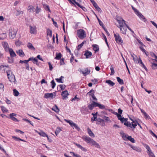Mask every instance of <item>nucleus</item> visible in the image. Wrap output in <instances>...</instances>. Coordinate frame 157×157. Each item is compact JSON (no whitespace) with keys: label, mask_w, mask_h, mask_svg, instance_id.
<instances>
[{"label":"nucleus","mask_w":157,"mask_h":157,"mask_svg":"<svg viewBox=\"0 0 157 157\" xmlns=\"http://www.w3.org/2000/svg\"><path fill=\"white\" fill-rule=\"evenodd\" d=\"M82 139L86 142L91 145L94 146L95 147L99 148H100V146L98 143L89 136H84L82 137Z\"/></svg>","instance_id":"nucleus-1"},{"label":"nucleus","mask_w":157,"mask_h":157,"mask_svg":"<svg viewBox=\"0 0 157 157\" xmlns=\"http://www.w3.org/2000/svg\"><path fill=\"white\" fill-rule=\"evenodd\" d=\"M125 119L124 117H122L121 121V123H123L124 125L128 127H129L132 128L134 129L136 128V126H137L136 124H134L132 123L131 124L129 122H126Z\"/></svg>","instance_id":"nucleus-2"},{"label":"nucleus","mask_w":157,"mask_h":157,"mask_svg":"<svg viewBox=\"0 0 157 157\" xmlns=\"http://www.w3.org/2000/svg\"><path fill=\"white\" fill-rule=\"evenodd\" d=\"M77 35L78 37L82 39L86 37V34L85 31L82 29H79L77 30Z\"/></svg>","instance_id":"nucleus-3"},{"label":"nucleus","mask_w":157,"mask_h":157,"mask_svg":"<svg viewBox=\"0 0 157 157\" xmlns=\"http://www.w3.org/2000/svg\"><path fill=\"white\" fill-rule=\"evenodd\" d=\"M17 32V29L15 28H11L10 29L9 36L12 39L14 38L16 36Z\"/></svg>","instance_id":"nucleus-4"},{"label":"nucleus","mask_w":157,"mask_h":157,"mask_svg":"<svg viewBox=\"0 0 157 157\" xmlns=\"http://www.w3.org/2000/svg\"><path fill=\"white\" fill-rule=\"evenodd\" d=\"M8 78L10 82H14L15 79L14 75L12 73L10 70L6 71Z\"/></svg>","instance_id":"nucleus-5"},{"label":"nucleus","mask_w":157,"mask_h":157,"mask_svg":"<svg viewBox=\"0 0 157 157\" xmlns=\"http://www.w3.org/2000/svg\"><path fill=\"white\" fill-rule=\"evenodd\" d=\"M8 78L10 82H14L15 79L14 75L12 73L10 70L6 71Z\"/></svg>","instance_id":"nucleus-6"},{"label":"nucleus","mask_w":157,"mask_h":157,"mask_svg":"<svg viewBox=\"0 0 157 157\" xmlns=\"http://www.w3.org/2000/svg\"><path fill=\"white\" fill-rule=\"evenodd\" d=\"M114 37L116 42L119 44H122L123 43V40L119 34L117 33L114 34Z\"/></svg>","instance_id":"nucleus-7"},{"label":"nucleus","mask_w":157,"mask_h":157,"mask_svg":"<svg viewBox=\"0 0 157 157\" xmlns=\"http://www.w3.org/2000/svg\"><path fill=\"white\" fill-rule=\"evenodd\" d=\"M117 21L118 23L120 24V27H123L125 25L126 26V25H127L125 23V21L121 19L119 20L118 19H117Z\"/></svg>","instance_id":"nucleus-8"},{"label":"nucleus","mask_w":157,"mask_h":157,"mask_svg":"<svg viewBox=\"0 0 157 157\" xmlns=\"http://www.w3.org/2000/svg\"><path fill=\"white\" fill-rule=\"evenodd\" d=\"M90 70L88 68H86L82 70H80V72L83 74L84 76H86V75L89 74L90 72Z\"/></svg>","instance_id":"nucleus-9"},{"label":"nucleus","mask_w":157,"mask_h":157,"mask_svg":"<svg viewBox=\"0 0 157 157\" xmlns=\"http://www.w3.org/2000/svg\"><path fill=\"white\" fill-rule=\"evenodd\" d=\"M17 115V114L16 113H10L9 115L10 118L13 121L15 122H18L19 121L15 117H16Z\"/></svg>","instance_id":"nucleus-10"},{"label":"nucleus","mask_w":157,"mask_h":157,"mask_svg":"<svg viewBox=\"0 0 157 157\" xmlns=\"http://www.w3.org/2000/svg\"><path fill=\"white\" fill-rule=\"evenodd\" d=\"M69 95L68 92L67 90H65L63 91L61 95L62 97V99L63 100L66 99L67 98V96Z\"/></svg>","instance_id":"nucleus-11"},{"label":"nucleus","mask_w":157,"mask_h":157,"mask_svg":"<svg viewBox=\"0 0 157 157\" xmlns=\"http://www.w3.org/2000/svg\"><path fill=\"white\" fill-rule=\"evenodd\" d=\"M128 145L133 150L138 152H140L142 151L141 149L138 147L134 146L130 144H128Z\"/></svg>","instance_id":"nucleus-12"},{"label":"nucleus","mask_w":157,"mask_h":157,"mask_svg":"<svg viewBox=\"0 0 157 157\" xmlns=\"http://www.w3.org/2000/svg\"><path fill=\"white\" fill-rule=\"evenodd\" d=\"M139 17V18L144 22H146L147 21L145 17L139 11L138 13L136 14Z\"/></svg>","instance_id":"nucleus-13"},{"label":"nucleus","mask_w":157,"mask_h":157,"mask_svg":"<svg viewBox=\"0 0 157 157\" xmlns=\"http://www.w3.org/2000/svg\"><path fill=\"white\" fill-rule=\"evenodd\" d=\"M54 97V95L53 93L45 94L44 96V98H51L53 99Z\"/></svg>","instance_id":"nucleus-14"},{"label":"nucleus","mask_w":157,"mask_h":157,"mask_svg":"<svg viewBox=\"0 0 157 157\" xmlns=\"http://www.w3.org/2000/svg\"><path fill=\"white\" fill-rule=\"evenodd\" d=\"M30 28V32L31 34H35L36 33V27L35 26L32 27L31 25L29 26Z\"/></svg>","instance_id":"nucleus-15"},{"label":"nucleus","mask_w":157,"mask_h":157,"mask_svg":"<svg viewBox=\"0 0 157 157\" xmlns=\"http://www.w3.org/2000/svg\"><path fill=\"white\" fill-rule=\"evenodd\" d=\"M120 133L124 140L126 141L128 140V136H128L125 134L123 132H120Z\"/></svg>","instance_id":"nucleus-16"},{"label":"nucleus","mask_w":157,"mask_h":157,"mask_svg":"<svg viewBox=\"0 0 157 157\" xmlns=\"http://www.w3.org/2000/svg\"><path fill=\"white\" fill-rule=\"evenodd\" d=\"M84 55L86 56V58H89L92 56V53L88 50H86L85 51Z\"/></svg>","instance_id":"nucleus-17"},{"label":"nucleus","mask_w":157,"mask_h":157,"mask_svg":"<svg viewBox=\"0 0 157 157\" xmlns=\"http://www.w3.org/2000/svg\"><path fill=\"white\" fill-rule=\"evenodd\" d=\"M8 51L9 52L10 56L11 57H13L16 56V54L12 49L10 48Z\"/></svg>","instance_id":"nucleus-18"},{"label":"nucleus","mask_w":157,"mask_h":157,"mask_svg":"<svg viewBox=\"0 0 157 157\" xmlns=\"http://www.w3.org/2000/svg\"><path fill=\"white\" fill-rule=\"evenodd\" d=\"M2 44L4 48V49L6 51H8V50L10 48L8 47V44L6 42H2Z\"/></svg>","instance_id":"nucleus-19"},{"label":"nucleus","mask_w":157,"mask_h":157,"mask_svg":"<svg viewBox=\"0 0 157 157\" xmlns=\"http://www.w3.org/2000/svg\"><path fill=\"white\" fill-rule=\"evenodd\" d=\"M95 103H96V102L94 101H93L91 104H89L88 105V107L89 109L92 110L94 107H96V104Z\"/></svg>","instance_id":"nucleus-20"},{"label":"nucleus","mask_w":157,"mask_h":157,"mask_svg":"<svg viewBox=\"0 0 157 157\" xmlns=\"http://www.w3.org/2000/svg\"><path fill=\"white\" fill-rule=\"evenodd\" d=\"M16 53L20 56H22L25 55V54L22 50L21 49L19 50L16 51Z\"/></svg>","instance_id":"nucleus-21"},{"label":"nucleus","mask_w":157,"mask_h":157,"mask_svg":"<svg viewBox=\"0 0 157 157\" xmlns=\"http://www.w3.org/2000/svg\"><path fill=\"white\" fill-rule=\"evenodd\" d=\"M52 109L56 113L59 112V109L56 105H54V106L52 108Z\"/></svg>","instance_id":"nucleus-22"},{"label":"nucleus","mask_w":157,"mask_h":157,"mask_svg":"<svg viewBox=\"0 0 157 157\" xmlns=\"http://www.w3.org/2000/svg\"><path fill=\"white\" fill-rule=\"evenodd\" d=\"M120 29L122 33L124 34H125L126 33L127 28L125 26L123 27H120Z\"/></svg>","instance_id":"nucleus-23"},{"label":"nucleus","mask_w":157,"mask_h":157,"mask_svg":"<svg viewBox=\"0 0 157 157\" xmlns=\"http://www.w3.org/2000/svg\"><path fill=\"white\" fill-rule=\"evenodd\" d=\"M96 104V106L98 107L99 108L101 109H105V106L104 105H101V104H99L98 103L96 102V103H95Z\"/></svg>","instance_id":"nucleus-24"},{"label":"nucleus","mask_w":157,"mask_h":157,"mask_svg":"<svg viewBox=\"0 0 157 157\" xmlns=\"http://www.w3.org/2000/svg\"><path fill=\"white\" fill-rule=\"evenodd\" d=\"M75 144L78 148L81 149L82 151L85 152L87 151V150L85 148L82 147L80 144Z\"/></svg>","instance_id":"nucleus-25"},{"label":"nucleus","mask_w":157,"mask_h":157,"mask_svg":"<svg viewBox=\"0 0 157 157\" xmlns=\"http://www.w3.org/2000/svg\"><path fill=\"white\" fill-rule=\"evenodd\" d=\"M144 146L147 150V153H148V154H149V153H151V152H152L150 147L148 145L145 144Z\"/></svg>","instance_id":"nucleus-26"},{"label":"nucleus","mask_w":157,"mask_h":157,"mask_svg":"<svg viewBox=\"0 0 157 157\" xmlns=\"http://www.w3.org/2000/svg\"><path fill=\"white\" fill-rule=\"evenodd\" d=\"M105 82L111 86H113L115 84L114 83L110 80H106Z\"/></svg>","instance_id":"nucleus-27"},{"label":"nucleus","mask_w":157,"mask_h":157,"mask_svg":"<svg viewBox=\"0 0 157 157\" xmlns=\"http://www.w3.org/2000/svg\"><path fill=\"white\" fill-rule=\"evenodd\" d=\"M92 46L93 47L94 50L95 52H97L99 51V47L98 46L97 44H93L92 45Z\"/></svg>","instance_id":"nucleus-28"},{"label":"nucleus","mask_w":157,"mask_h":157,"mask_svg":"<svg viewBox=\"0 0 157 157\" xmlns=\"http://www.w3.org/2000/svg\"><path fill=\"white\" fill-rule=\"evenodd\" d=\"M93 6L96 9V10H97L98 12L100 13L102 12V10H101V8L98 6L97 3L95 4Z\"/></svg>","instance_id":"nucleus-29"},{"label":"nucleus","mask_w":157,"mask_h":157,"mask_svg":"<svg viewBox=\"0 0 157 157\" xmlns=\"http://www.w3.org/2000/svg\"><path fill=\"white\" fill-rule=\"evenodd\" d=\"M35 8L32 6H29L28 7V10L30 12L32 13L34 12Z\"/></svg>","instance_id":"nucleus-30"},{"label":"nucleus","mask_w":157,"mask_h":157,"mask_svg":"<svg viewBox=\"0 0 157 157\" xmlns=\"http://www.w3.org/2000/svg\"><path fill=\"white\" fill-rule=\"evenodd\" d=\"M27 47L29 49L33 50H35V48L30 43H28L27 44Z\"/></svg>","instance_id":"nucleus-31"},{"label":"nucleus","mask_w":157,"mask_h":157,"mask_svg":"<svg viewBox=\"0 0 157 157\" xmlns=\"http://www.w3.org/2000/svg\"><path fill=\"white\" fill-rule=\"evenodd\" d=\"M89 135L90 136L94 137L95 136L94 134L93 133L91 130L89 128L87 129Z\"/></svg>","instance_id":"nucleus-32"},{"label":"nucleus","mask_w":157,"mask_h":157,"mask_svg":"<svg viewBox=\"0 0 157 157\" xmlns=\"http://www.w3.org/2000/svg\"><path fill=\"white\" fill-rule=\"evenodd\" d=\"M7 36V34L6 33H3L0 35V40H3Z\"/></svg>","instance_id":"nucleus-33"},{"label":"nucleus","mask_w":157,"mask_h":157,"mask_svg":"<svg viewBox=\"0 0 157 157\" xmlns=\"http://www.w3.org/2000/svg\"><path fill=\"white\" fill-rule=\"evenodd\" d=\"M117 81L119 82V83L121 84L122 85L124 83V81L123 80V79H121L120 77H117Z\"/></svg>","instance_id":"nucleus-34"},{"label":"nucleus","mask_w":157,"mask_h":157,"mask_svg":"<svg viewBox=\"0 0 157 157\" xmlns=\"http://www.w3.org/2000/svg\"><path fill=\"white\" fill-rule=\"evenodd\" d=\"M19 94V92L16 89H13V94L14 96H18Z\"/></svg>","instance_id":"nucleus-35"},{"label":"nucleus","mask_w":157,"mask_h":157,"mask_svg":"<svg viewBox=\"0 0 157 157\" xmlns=\"http://www.w3.org/2000/svg\"><path fill=\"white\" fill-rule=\"evenodd\" d=\"M61 57L62 54H61V53H56V56L55 58V59H59L61 58Z\"/></svg>","instance_id":"nucleus-36"},{"label":"nucleus","mask_w":157,"mask_h":157,"mask_svg":"<svg viewBox=\"0 0 157 157\" xmlns=\"http://www.w3.org/2000/svg\"><path fill=\"white\" fill-rule=\"evenodd\" d=\"M36 132H37V133L40 136L43 137L46 136L47 135L45 132H39L36 131Z\"/></svg>","instance_id":"nucleus-37"},{"label":"nucleus","mask_w":157,"mask_h":157,"mask_svg":"<svg viewBox=\"0 0 157 157\" xmlns=\"http://www.w3.org/2000/svg\"><path fill=\"white\" fill-rule=\"evenodd\" d=\"M86 42V41L84 40L80 44L78 45L77 48V49L78 50H79L82 47L84 43Z\"/></svg>","instance_id":"nucleus-38"},{"label":"nucleus","mask_w":157,"mask_h":157,"mask_svg":"<svg viewBox=\"0 0 157 157\" xmlns=\"http://www.w3.org/2000/svg\"><path fill=\"white\" fill-rule=\"evenodd\" d=\"M23 12L22 11H21L19 10H16V15L17 16H18L21 14H23Z\"/></svg>","instance_id":"nucleus-39"},{"label":"nucleus","mask_w":157,"mask_h":157,"mask_svg":"<svg viewBox=\"0 0 157 157\" xmlns=\"http://www.w3.org/2000/svg\"><path fill=\"white\" fill-rule=\"evenodd\" d=\"M61 130L60 127H57L55 132L56 136H57L60 132Z\"/></svg>","instance_id":"nucleus-40"},{"label":"nucleus","mask_w":157,"mask_h":157,"mask_svg":"<svg viewBox=\"0 0 157 157\" xmlns=\"http://www.w3.org/2000/svg\"><path fill=\"white\" fill-rule=\"evenodd\" d=\"M71 127H74L78 131H79L80 130V128L76 124L74 123L72 124V126Z\"/></svg>","instance_id":"nucleus-41"},{"label":"nucleus","mask_w":157,"mask_h":157,"mask_svg":"<svg viewBox=\"0 0 157 157\" xmlns=\"http://www.w3.org/2000/svg\"><path fill=\"white\" fill-rule=\"evenodd\" d=\"M52 31L51 30L48 29L47 31V35L51 37L52 36Z\"/></svg>","instance_id":"nucleus-42"},{"label":"nucleus","mask_w":157,"mask_h":157,"mask_svg":"<svg viewBox=\"0 0 157 157\" xmlns=\"http://www.w3.org/2000/svg\"><path fill=\"white\" fill-rule=\"evenodd\" d=\"M128 140H129L133 143H135V140L131 136H129L128 138Z\"/></svg>","instance_id":"nucleus-43"},{"label":"nucleus","mask_w":157,"mask_h":157,"mask_svg":"<svg viewBox=\"0 0 157 157\" xmlns=\"http://www.w3.org/2000/svg\"><path fill=\"white\" fill-rule=\"evenodd\" d=\"M64 121L67 123H69L71 127L72 126V125L74 123V122L70 120H67L66 119H64Z\"/></svg>","instance_id":"nucleus-44"},{"label":"nucleus","mask_w":157,"mask_h":157,"mask_svg":"<svg viewBox=\"0 0 157 157\" xmlns=\"http://www.w3.org/2000/svg\"><path fill=\"white\" fill-rule=\"evenodd\" d=\"M94 90H93V89H92L90 91H89V92H88L87 94H88L89 95H90L92 96V95H94Z\"/></svg>","instance_id":"nucleus-45"},{"label":"nucleus","mask_w":157,"mask_h":157,"mask_svg":"<svg viewBox=\"0 0 157 157\" xmlns=\"http://www.w3.org/2000/svg\"><path fill=\"white\" fill-rule=\"evenodd\" d=\"M132 56L133 58V59L134 61V62L136 63H140V61L139 60H140V58H139V59H135L134 57L132 55Z\"/></svg>","instance_id":"nucleus-46"},{"label":"nucleus","mask_w":157,"mask_h":157,"mask_svg":"<svg viewBox=\"0 0 157 157\" xmlns=\"http://www.w3.org/2000/svg\"><path fill=\"white\" fill-rule=\"evenodd\" d=\"M152 65L151 66V67L153 69H155L157 68V64L154 63H152Z\"/></svg>","instance_id":"nucleus-47"},{"label":"nucleus","mask_w":157,"mask_h":157,"mask_svg":"<svg viewBox=\"0 0 157 157\" xmlns=\"http://www.w3.org/2000/svg\"><path fill=\"white\" fill-rule=\"evenodd\" d=\"M72 2H73L74 5H75V3L77 6H78L79 7H81V6L80 4L78 2H76L75 0H72Z\"/></svg>","instance_id":"nucleus-48"},{"label":"nucleus","mask_w":157,"mask_h":157,"mask_svg":"<svg viewBox=\"0 0 157 157\" xmlns=\"http://www.w3.org/2000/svg\"><path fill=\"white\" fill-rule=\"evenodd\" d=\"M51 85L52 86V88H54L55 87V86L56 85V84L54 82V80H52V81L51 82Z\"/></svg>","instance_id":"nucleus-49"},{"label":"nucleus","mask_w":157,"mask_h":157,"mask_svg":"<svg viewBox=\"0 0 157 157\" xmlns=\"http://www.w3.org/2000/svg\"><path fill=\"white\" fill-rule=\"evenodd\" d=\"M8 65L7 66H4V65H1L0 67V69L1 70H4L5 69V67H8Z\"/></svg>","instance_id":"nucleus-50"},{"label":"nucleus","mask_w":157,"mask_h":157,"mask_svg":"<svg viewBox=\"0 0 157 157\" xmlns=\"http://www.w3.org/2000/svg\"><path fill=\"white\" fill-rule=\"evenodd\" d=\"M8 62L10 63H12L13 62V59L12 58V57H8Z\"/></svg>","instance_id":"nucleus-51"},{"label":"nucleus","mask_w":157,"mask_h":157,"mask_svg":"<svg viewBox=\"0 0 157 157\" xmlns=\"http://www.w3.org/2000/svg\"><path fill=\"white\" fill-rule=\"evenodd\" d=\"M64 59L63 58H62L60 61V65H63L64 64Z\"/></svg>","instance_id":"nucleus-52"},{"label":"nucleus","mask_w":157,"mask_h":157,"mask_svg":"<svg viewBox=\"0 0 157 157\" xmlns=\"http://www.w3.org/2000/svg\"><path fill=\"white\" fill-rule=\"evenodd\" d=\"M132 9L134 11L135 13L136 14L137 13H138L139 11L137 10L133 6H132Z\"/></svg>","instance_id":"nucleus-53"},{"label":"nucleus","mask_w":157,"mask_h":157,"mask_svg":"<svg viewBox=\"0 0 157 157\" xmlns=\"http://www.w3.org/2000/svg\"><path fill=\"white\" fill-rule=\"evenodd\" d=\"M110 70H111V73L110 74V75H112L114 74L115 72L113 68V67L112 66H111V67H110Z\"/></svg>","instance_id":"nucleus-54"},{"label":"nucleus","mask_w":157,"mask_h":157,"mask_svg":"<svg viewBox=\"0 0 157 157\" xmlns=\"http://www.w3.org/2000/svg\"><path fill=\"white\" fill-rule=\"evenodd\" d=\"M19 63H25L26 64H27L28 63V61L27 60H20L19 61Z\"/></svg>","instance_id":"nucleus-55"},{"label":"nucleus","mask_w":157,"mask_h":157,"mask_svg":"<svg viewBox=\"0 0 157 157\" xmlns=\"http://www.w3.org/2000/svg\"><path fill=\"white\" fill-rule=\"evenodd\" d=\"M40 8H38V6H37L36 9V13L37 14L38 13H39V12H40Z\"/></svg>","instance_id":"nucleus-56"},{"label":"nucleus","mask_w":157,"mask_h":157,"mask_svg":"<svg viewBox=\"0 0 157 157\" xmlns=\"http://www.w3.org/2000/svg\"><path fill=\"white\" fill-rule=\"evenodd\" d=\"M1 109L3 112H7V109L4 107L2 106L1 107Z\"/></svg>","instance_id":"nucleus-57"},{"label":"nucleus","mask_w":157,"mask_h":157,"mask_svg":"<svg viewBox=\"0 0 157 157\" xmlns=\"http://www.w3.org/2000/svg\"><path fill=\"white\" fill-rule=\"evenodd\" d=\"M70 153L71 154L73 155L74 156H75V157H81V156L78 154H75L72 152H70Z\"/></svg>","instance_id":"nucleus-58"},{"label":"nucleus","mask_w":157,"mask_h":157,"mask_svg":"<svg viewBox=\"0 0 157 157\" xmlns=\"http://www.w3.org/2000/svg\"><path fill=\"white\" fill-rule=\"evenodd\" d=\"M102 118L107 121H110L109 117L105 116H103Z\"/></svg>","instance_id":"nucleus-59"},{"label":"nucleus","mask_w":157,"mask_h":157,"mask_svg":"<svg viewBox=\"0 0 157 157\" xmlns=\"http://www.w3.org/2000/svg\"><path fill=\"white\" fill-rule=\"evenodd\" d=\"M55 80L56 81L59 83H63V82L62 80L60 78H56Z\"/></svg>","instance_id":"nucleus-60"},{"label":"nucleus","mask_w":157,"mask_h":157,"mask_svg":"<svg viewBox=\"0 0 157 157\" xmlns=\"http://www.w3.org/2000/svg\"><path fill=\"white\" fill-rule=\"evenodd\" d=\"M44 8L45 9V10H48L49 12H50V10L49 7V6L47 5H45Z\"/></svg>","instance_id":"nucleus-61"},{"label":"nucleus","mask_w":157,"mask_h":157,"mask_svg":"<svg viewBox=\"0 0 157 157\" xmlns=\"http://www.w3.org/2000/svg\"><path fill=\"white\" fill-rule=\"evenodd\" d=\"M12 138H13V139H19V140H20V141H23V142H25V141L24 140H23V139H20V138H19L15 136H13L12 137Z\"/></svg>","instance_id":"nucleus-62"},{"label":"nucleus","mask_w":157,"mask_h":157,"mask_svg":"<svg viewBox=\"0 0 157 157\" xmlns=\"http://www.w3.org/2000/svg\"><path fill=\"white\" fill-rule=\"evenodd\" d=\"M48 64L49 66V70L50 71H52L53 69L52 66L50 62H48Z\"/></svg>","instance_id":"nucleus-63"},{"label":"nucleus","mask_w":157,"mask_h":157,"mask_svg":"<svg viewBox=\"0 0 157 157\" xmlns=\"http://www.w3.org/2000/svg\"><path fill=\"white\" fill-rule=\"evenodd\" d=\"M148 154L149 156V157H155V155L152 152H151V153H149Z\"/></svg>","instance_id":"nucleus-64"}]
</instances>
